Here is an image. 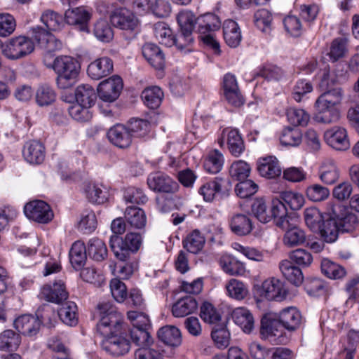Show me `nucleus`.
I'll use <instances>...</instances> for the list:
<instances>
[{"mask_svg":"<svg viewBox=\"0 0 359 359\" xmlns=\"http://www.w3.org/2000/svg\"><path fill=\"white\" fill-rule=\"evenodd\" d=\"M99 321L97 331L103 336L101 346L114 357L122 356L130 351V341L122 335L123 316L109 302L100 303L97 306Z\"/></svg>","mask_w":359,"mask_h":359,"instance_id":"nucleus-1","label":"nucleus"},{"mask_svg":"<svg viewBox=\"0 0 359 359\" xmlns=\"http://www.w3.org/2000/svg\"><path fill=\"white\" fill-rule=\"evenodd\" d=\"M51 67L57 74V84L62 89L70 88L75 83L79 73L77 61L67 55L55 57Z\"/></svg>","mask_w":359,"mask_h":359,"instance_id":"nucleus-2","label":"nucleus"},{"mask_svg":"<svg viewBox=\"0 0 359 359\" xmlns=\"http://www.w3.org/2000/svg\"><path fill=\"white\" fill-rule=\"evenodd\" d=\"M221 27V21L217 15L208 13L201 15L196 20V32L201 40L215 52H219V43L215 39V32Z\"/></svg>","mask_w":359,"mask_h":359,"instance_id":"nucleus-3","label":"nucleus"},{"mask_svg":"<svg viewBox=\"0 0 359 359\" xmlns=\"http://www.w3.org/2000/svg\"><path fill=\"white\" fill-rule=\"evenodd\" d=\"M142 243V236L140 233L128 232L124 239L118 236H111L109 245L115 257L121 261L127 260L131 252L139 250Z\"/></svg>","mask_w":359,"mask_h":359,"instance_id":"nucleus-4","label":"nucleus"},{"mask_svg":"<svg viewBox=\"0 0 359 359\" xmlns=\"http://www.w3.org/2000/svg\"><path fill=\"white\" fill-rule=\"evenodd\" d=\"M40 318L41 319L39 316L35 318L32 315H22L15 320L14 327L22 334L32 336L39 330L41 323L48 327L53 326L55 314L51 309L48 308Z\"/></svg>","mask_w":359,"mask_h":359,"instance_id":"nucleus-5","label":"nucleus"},{"mask_svg":"<svg viewBox=\"0 0 359 359\" xmlns=\"http://www.w3.org/2000/svg\"><path fill=\"white\" fill-rule=\"evenodd\" d=\"M34 49V43L29 38L18 36L9 39L2 52L8 59L18 60L30 54Z\"/></svg>","mask_w":359,"mask_h":359,"instance_id":"nucleus-6","label":"nucleus"},{"mask_svg":"<svg viewBox=\"0 0 359 359\" xmlns=\"http://www.w3.org/2000/svg\"><path fill=\"white\" fill-rule=\"evenodd\" d=\"M24 212L29 219L41 224L48 223L54 216L50 205L40 200L27 203L25 205Z\"/></svg>","mask_w":359,"mask_h":359,"instance_id":"nucleus-7","label":"nucleus"},{"mask_svg":"<svg viewBox=\"0 0 359 359\" xmlns=\"http://www.w3.org/2000/svg\"><path fill=\"white\" fill-rule=\"evenodd\" d=\"M123 86L121 78L119 76H113L99 83L97 95L104 102H113L119 97Z\"/></svg>","mask_w":359,"mask_h":359,"instance_id":"nucleus-8","label":"nucleus"},{"mask_svg":"<svg viewBox=\"0 0 359 359\" xmlns=\"http://www.w3.org/2000/svg\"><path fill=\"white\" fill-rule=\"evenodd\" d=\"M259 292L261 297L268 300L280 302L286 299L288 290L281 280L270 278L262 283Z\"/></svg>","mask_w":359,"mask_h":359,"instance_id":"nucleus-9","label":"nucleus"},{"mask_svg":"<svg viewBox=\"0 0 359 359\" xmlns=\"http://www.w3.org/2000/svg\"><path fill=\"white\" fill-rule=\"evenodd\" d=\"M222 88L224 97L230 104L239 107L244 104L245 100L234 74L227 73L224 76Z\"/></svg>","mask_w":359,"mask_h":359,"instance_id":"nucleus-10","label":"nucleus"},{"mask_svg":"<svg viewBox=\"0 0 359 359\" xmlns=\"http://www.w3.org/2000/svg\"><path fill=\"white\" fill-rule=\"evenodd\" d=\"M225 143L229 152L235 157L240 156L245 150L244 141L236 129L225 128L222 130L218 144L222 147Z\"/></svg>","mask_w":359,"mask_h":359,"instance_id":"nucleus-11","label":"nucleus"},{"mask_svg":"<svg viewBox=\"0 0 359 359\" xmlns=\"http://www.w3.org/2000/svg\"><path fill=\"white\" fill-rule=\"evenodd\" d=\"M230 187L231 184L228 180L215 177L213 180L202 185L198 192L204 201L212 202L217 196L226 194Z\"/></svg>","mask_w":359,"mask_h":359,"instance_id":"nucleus-12","label":"nucleus"},{"mask_svg":"<svg viewBox=\"0 0 359 359\" xmlns=\"http://www.w3.org/2000/svg\"><path fill=\"white\" fill-rule=\"evenodd\" d=\"M331 215L338 222L340 231H348L358 223L356 215L340 203L330 204Z\"/></svg>","mask_w":359,"mask_h":359,"instance_id":"nucleus-13","label":"nucleus"},{"mask_svg":"<svg viewBox=\"0 0 359 359\" xmlns=\"http://www.w3.org/2000/svg\"><path fill=\"white\" fill-rule=\"evenodd\" d=\"M279 320H273L264 316L261 320L260 335L263 339L275 341L276 344H285L289 341L287 337L279 330Z\"/></svg>","mask_w":359,"mask_h":359,"instance_id":"nucleus-14","label":"nucleus"},{"mask_svg":"<svg viewBox=\"0 0 359 359\" xmlns=\"http://www.w3.org/2000/svg\"><path fill=\"white\" fill-rule=\"evenodd\" d=\"M147 184L150 189L157 192L174 193L178 189L177 183L161 172L149 175Z\"/></svg>","mask_w":359,"mask_h":359,"instance_id":"nucleus-15","label":"nucleus"},{"mask_svg":"<svg viewBox=\"0 0 359 359\" xmlns=\"http://www.w3.org/2000/svg\"><path fill=\"white\" fill-rule=\"evenodd\" d=\"M325 142L332 148L345 151L350 147L346 130L341 126H334L324 133Z\"/></svg>","mask_w":359,"mask_h":359,"instance_id":"nucleus-16","label":"nucleus"},{"mask_svg":"<svg viewBox=\"0 0 359 359\" xmlns=\"http://www.w3.org/2000/svg\"><path fill=\"white\" fill-rule=\"evenodd\" d=\"M41 299L57 304L65 302L68 298V292L64 282L61 280H55L52 285H44L40 292Z\"/></svg>","mask_w":359,"mask_h":359,"instance_id":"nucleus-17","label":"nucleus"},{"mask_svg":"<svg viewBox=\"0 0 359 359\" xmlns=\"http://www.w3.org/2000/svg\"><path fill=\"white\" fill-rule=\"evenodd\" d=\"M92 14L83 7L68 9L65 14V19L68 25L74 26L81 32H88V22Z\"/></svg>","mask_w":359,"mask_h":359,"instance_id":"nucleus-18","label":"nucleus"},{"mask_svg":"<svg viewBox=\"0 0 359 359\" xmlns=\"http://www.w3.org/2000/svg\"><path fill=\"white\" fill-rule=\"evenodd\" d=\"M33 38L38 42L39 46L48 53L59 50L62 43L53 34L40 27L32 29Z\"/></svg>","mask_w":359,"mask_h":359,"instance_id":"nucleus-19","label":"nucleus"},{"mask_svg":"<svg viewBox=\"0 0 359 359\" xmlns=\"http://www.w3.org/2000/svg\"><path fill=\"white\" fill-rule=\"evenodd\" d=\"M111 24L121 29L135 30L138 25V20L133 13L126 8L117 9L110 17Z\"/></svg>","mask_w":359,"mask_h":359,"instance_id":"nucleus-20","label":"nucleus"},{"mask_svg":"<svg viewBox=\"0 0 359 359\" xmlns=\"http://www.w3.org/2000/svg\"><path fill=\"white\" fill-rule=\"evenodd\" d=\"M107 137L110 142L119 148H127L132 143V135L127 126L116 124L107 132Z\"/></svg>","mask_w":359,"mask_h":359,"instance_id":"nucleus-21","label":"nucleus"},{"mask_svg":"<svg viewBox=\"0 0 359 359\" xmlns=\"http://www.w3.org/2000/svg\"><path fill=\"white\" fill-rule=\"evenodd\" d=\"M113 61L108 57H102L92 62L87 69L88 75L94 80H99L113 71Z\"/></svg>","mask_w":359,"mask_h":359,"instance_id":"nucleus-22","label":"nucleus"},{"mask_svg":"<svg viewBox=\"0 0 359 359\" xmlns=\"http://www.w3.org/2000/svg\"><path fill=\"white\" fill-rule=\"evenodd\" d=\"M315 107L316 114L314 118L318 123L330 124L337 122L340 118V111L337 107L316 100Z\"/></svg>","mask_w":359,"mask_h":359,"instance_id":"nucleus-23","label":"nucleus"},{"mask_svg":"<svg viewBox=\"0 0 359 359\" xmlns=\"http://www.w3.org/2000/svg\"><path fill=\"white\" fill-rule=\"evenodd\" d=\"M45 147L39 141L27 142L22 150L25 160L30 164H41L45 158Z\"/></svg>","mask_w":359,"mask_h":359,"instance_id":"nucleus-24","label":"nucleus"},{"mask_svg":"<svg viewBox=\"0 0 359 359\" xmlns=\"http://www.w3.org/2000/svg\"><path fill=\"white\" fill-rule=\"evenodd\" d=\"M257 170L261 176L273 179L280 175L281 168L278 160L273 156L261 158L257 162Z\"/></svg>","mask_w":359,"mask_h":359,"instance_id":"nucleus-25","label":"nucleus"},{"mask_svg":"<svg viewBox=\"0 0 359 359\" xmlns=\"http://www.w3.org/2000/svg\"><path fill=\"white\" fill-rule=\"evenodd\" d=\"M280 323L288 331H294L302 323V315L299 311L294 306L283 309L278 316Z\"/></svg>","mask_w":359,"mask_h":359,"instance_id":"nucleus-26","label":"nucleus"},{"mask_svg":"<svg viewBox=\"0 0 359 359\" xmlns=\"http://www.w3.org/2000/svg\"><path fill=\"white\" fill-rule=\"evenodd\" d=\"M142 55L156 69H162L165 66V55L161 48L154 43H147L142 47Z\"/></svg>","mask_w":359,"mask_h":359,"instance_id":"nucleus-27","label":"nucleus"},{"mask_svg":"<svg viewBox=\"0 0 359 359\" xmlns=\"http://www.w3.org/2000/svg\"><path fill=\"white\" fill-rule=\"evenodd\" d=\"M329 217L324 219L320 224V228L317 231L319 232L320 236L327 243L334 242L340 231L338 222L331 215L330 206L328 208Z\"/></svg>","mask_w":359,"mask_h":359,"instance_id":"nucleus-28","label":"nucleus"},{"mask_svg":"<svg viewBox=\"0 0 359 359\" xmlns=\"http://www.w3.org/2000/svg\"><path fill=\"white\" fill-rule=\"evenodd\" d=\"M233 322L238 325L244 332L250 333L254 328V317L249 309L245 307H238L231 312Z\"/></svg>","mask_w":359,"mask_h":359,"instance_id":"nucleus-29","label":"nucleus"},{"mask_svg":"<svg viewBox=\"0 0 359 359\" xmlns=\"http://www.w3.org/2000/svg\"><path fill=\"white\" fill-rule=\"evenodd\" d=\"M124 217L128 227L134 229H143L147 224L144 211L140 208L130 206L126 209Z\"/></svg>","mask_w":359,"mask_h":359,"instance_id":"nucleus-30","label":"nucleus"},{"mask_svg":"<svg viewBox=\"0 0 359 359\" xmlns=\"http://www.w3.org/2000/svg\"><path fill=\"white\" fill-rule=\"evenodd\" d=\"M231 231L237 236H243L249 234L253 225L250 218L244 214H236L229 220Z\"/></svg>","mask_w":359,"mask_h":359,"instance_id":"nucleus-31","label":"nucleus"},{"mask_svg":"<svg viewBox=\"0 0 359 359\" xmlns=\"http://www.w3.org/2000/svg\"><path fill=\"white\" fill-rule=\"evenodd\" d=\"M223 35L226 43L231 48H236L242 40L241 29L233 20H226L223 25Z\"/></svg>","mask_w":359,"mask_h":359,"instance_id":"nucleus-32","label":"nucleus"},{"mask_svg":"<svg viewBox=\"0 0 359 359\" xmlns=\"http://www.w3.org/2000/svg\"><path fill=\"white\" fill-rule=\"evenodd\" d=\"M279 269L283 276L292 284L299 286L304 280L302 270L295 266L291 261L283 260L279 264Z\"/></svg>","mask_w":359,"mask_h":359,"instance_id":"nucleus-33","label":"nucleus"},{"mask_svg":"<svg viewBox=\"0 0 359 359\" xmlns=\"http://www.w3.org/2000/svg\"><path fill=\"white\" fill-rule=\"evenodd\" d=\"M219 263L222 270L230 276H241L245 272L244 264L229 255H223Z\"/></svg>","mask_w":359,"mask_h":359,"instance_id":"nucleus-34","label":"nucleus"},{"mask_svg":"<svg viewBox=\"0 0 359 359\" xmlns=\"http://www.w3.org/2000/svg\"><path fill=\"white\" fill-rule=\"evenodd\" d=\"M198 308L196 300L190 296L180 299L172 309L175 317L182 318L194 313Z\"/></svg>","mask_w":359,"mask_h":359,"instance_id":"nucleus-35","label":"nucleus"},{"mask_svg":"<svg viewBox=\"0 0 359 359\" xmlns=\"http://www.w3.org/2000/svg\"><path fill=\"white\" fill-rule=\"evenodd\" d=\"M159 340L165 344L175 347L182 343V335L180 330L172 325H167L159 329L157 333Z\"/></svg>","mask_w":359,"mask_h":359,"instance_id":"nucleus-36","label":"nucleus"},{"mask_svg":"<svg viewBox=\"0 0 359 359\" xmlns=\"http://www.w3.org/2000/svg\"><path fill=\"white\" fill-rule=\"evenodd\" d=\"M57 311L60 320L69 326L76 325L78 323L77 306L71 301L62 302Z\"/></svg>","mask_w":359,"mask_h":359,"instance_id":"nucleus-37","label":"nucleus"},{"mask_svg":"<svg viewBox=\"0 0 359 359\" xmlns=\"http://www.w3.org/2000/svg\"><path fill=\"white\" fill-rule=\"evenodd\" d=\"M21 343L19 334L12 330H6L0 333V351H15Z\"/></svg>","mask_w":359,"mask_h":359,"instance_id":"nucleus-38","label":"nucleus"},{"mask_svg":"<svg viewBox=\"0 0 359 359\" xmlns=\"http://www.w3.org/2000/svg\"><path fill=\"white\" fill-rule=\"evenodd\" d=\"M87 253L89 257L93 260L102 262L107 258L108 251L103 241L97 238H93L88 243Z\"/></svg>","mask_w":359,"mask_h":359,"instance_id":"nucleus-39","label":"nucleus"},{"mask_svg":"<svg viewBox=\"0 0 359 359\" xmlns=\"http://www.w3.org/2000/svg\"><path fill=\"white\" fill-rule=\"evenodd\" d=\"M75 97L78 103L90 107L95 104L97 95L91 86L81 84L76 88Z\"/></svg>","mask_w":359,"mask_h":359,"instance_id":"nucleus-40","label":"nucleus"},{"mask_svg":"<svg viewBox=\"0 0 359 359\" xmlns=\"http://www.w3.org/2000/svg\"><path fill=\"white\" fill-rule=\"evenodd\" d=\"M87 248L80 241L74 242L70 249L69 258L71 264L75 269H80L86 262Z\"/></svg>","mask_w":359,"mask_h":359,"instance_id":"nucleus-41","label":"nucleus"},{"mask_svg":"<svg viewBox=\"0 0 359 359\" xmlns=\"http://www.w3.org/2000/svg\"><path fill=\"white\" fill-rule=\"evenodd\" d=\"M205 242L203 235L196 229L187 236L183 241V246L188 252L196 254L203 249Z\"/></svg>","mask_w":359,"mask_h":359,"instance_id":"nucleus-42","label":"nucleus"},{"mask_svg":"<svg viewBox=\"0 0 359 359\" xmlns=\"http://www.w3.org/2000/svg\"><path fill=\"white\" fill-rule=\"evenodd\" d=\"M224 159L222 154L217 149L212 150L208 154L203 163L206 172L210 174H217L222 168Z\"/></svg>","mask_w":359,"mask_h":359,"instance_id":"nucleus-43","label":"nucleus"},{"mask_svg":"<svg viewBox=\"0 0 359 359\" xmlns=\"http://www.w3.org/2000/svg\"><path fill=\"white\" fill-rule=\"evenodd\" d=\"M144 103L151 109L158 108L163 100V93L158 86H151L144 89L142 93Z\"/></svg>","mask_w":359,"mask_h":359,"instance_id":"nucleus-44","label":"nucleus"},{"mask_svg":"<svg viewBox=\"0 0 359 359\" xmlns=\"http://www.w3.org/2000/svg\"><path fill=\"white\" fill-rule=\"evenodd\" d=\"M154 32L156 39L160 43L168 47L175 44L174 35L172 30L163 22L154 25Z\"/></svg>","mask_w":359,"mask_h":359,"instance_id":"nucleus-45","label":"nucleus"},{"mask_svg":"<svg viewBox=\"0 0 359 359\" xmlns=\"http://www.w3.org/2000/svg\"><path fill=\"white\" fill-rule=\"evenodd\" d=\"M41 21L49 31H59L65 25L63 17L50 10H47L42 13Z\"/></svg>","mask_w":359,"mask_h":359,"instance_id":"nucleus-46","label":"nucleus"},{"mask_svg":"<svg viewBox=\"0 0 359 359\" xmlns=\"http://www.w3.org/2000/svg\"><path fill=\"white\" fill-rule=\"evenodd\" d=\"M97 227L96 216L93 211L86 210L81 216L77 223V229L84 234H89L94 231Z\"/></svg>","mask_w":359,"mask_h":359,"instance_id":"nucleus-47","label":"nucleus"},{"mask_svg":"<svg viewBox=\"0 0 359 359\" xmlns=\"http://www.w3.org/2000/svg\"><path fill=\"white\" fill-rule=\"evenodd\" d=\"M55 98L56 93L49 85H41L36 90V102L40 107L50 105L55 102Z\"/></svg>","mask_w":359,"mask_h":359,"instance_id":"nucleus-48","label":"nucleus"},{"mask_svg":"<svg viewBox=\"0 0 359 359\" xmlns=\"http://www.w3.org/2000/svg\"><path fill=\"white\" fill-rule=\"evenodd\" d=\"M227 294L232 299L242 300L248 294V287L241 280L231 278L226 284Z\"/></svg>","mask_w":359,"mask_h":359,"instance_id":"nucleus-49","label":"nucleus"},{"mask_svg":"<svg viewBox=\"0 0 359 359\" xmlns=\"http://www.w3.org/2000/svg\"><path fill=\"white\" fill-rule=\"evenodd\" d=\"M319 177L326 184L335 183L339 177V171L335 163L332 161L325 163L320 168Z\"/></svg>","mask_w":359,"mask_h":359,"instance_id":"nucleus-50","label":"nucleus"},{"mask_svg":"<svg viewBox=\"0 0 359 359\" xmlns=\"http://www.w3.org/2000/svg\"><path fill=\"white\" fill-rule=\"evenodd\" d=\"M304 221L306 226L313 231H317L325 219L320 210L315 208H307L304 212Z\"/></svg>","mask_w":359,"mask_h":359,"instance_id":"nucleus-51","label":"nucleus"},{"mask_svg":"<svg viewBox=\"0 0 359 359\" xmlns=\"http://www.w3.org/2000/svg\"><path fill=\"white\" fill-rule=\"evenodd\" d=\"M283 241L285 245L290 248L295 247L306 241V234L304 230L297 226L285 233Z\"/></svg>","mask_w":359,"mask_h":359,"instance_id":"nucleus-52","label":"nucleus"},{"mask_svg":"<svg viewBox=\"0 0 359 359\" xmlns=\"http://www.w3.org/2000/svg\"><path fill=\"white\" fill-rule=\"evenodd\" d=\"M251 167L245 161L238 160L234 161L229 168L230 177L236 181H241L247 179L250 173Z\"/></svg>","mask_w":359,"mask_h":359,"instance_id":"nucleus-53","label":"nucleus"},{"mask_svg":"<svg viewBox=\"0 0 359 359\" xmlns=\"http://www.w3.org/2000/svg\"><path fill=\"white\" fill-rule=\"evenodd\" d=\"M280 199L283 201L285 205H287L292 210H299L304 203L303 195L292 191L281 192Z\"/></svg>","mask_w":359,"mask_h":359,"instance_id":"nucleus-54","label":"nucleus"},{"mask_svg":"<svg viewBox=\"0 0 359 359\" xmlns=\"http://www.w3.org/2000/svg\"><path fill=\"white\" fill-rule=\"evenodd\" d=\"M321 270L327 277L332 279L341 278L346 273L343 266L327 259H323L321 262Z\"/></svg>","mask_w":359,"mask_h":359,"instance_id":"nucleus-55","label":"nucleus"},{"mask_svg":"<svg viewBox=\"0 0 359 359\" xmlns=\"http://www.w3.org/2000/svg\"><path fill=\"white\" fill-rule=\"evenodd\" d=\"M196 20L194 13L190 11H182L177 16V20L181 32H192L196 28Z\"/></svg>","mask_w":359,"mask_h":359,"instance_id":"nucleus-56","label":"nucleus"},{"mask_svg":"<svg viewBox=\"0 0 359 359\" xmlns=\"http://www.w3.org/2000/svg\"><path fill=\"white\" fill-rule=\"evenodd\" d=\"M128 128L133 137H142L147 135L150 130V123L144 119L133 118L128 125Z\"/></svg>","mask_w":359,"mask_h":359,"instance_id":"nucleus-57","label":"nucleus"},{"mask_svg":"<svg viewBox=\"0 0 359 359\" xmlns=\"http://www.w3.org/2000/svg\"><path fill=\"white\" fill-rule=\"evenodd\" d=\"M252 211L256 218L262 223H267L271 220V208H269L263 198L256 199L252 205Z\"/></svg>","mask_w":359,"mask_h":359,"instance_id":"nucleus-58","label":"nucleus"},{"mask_svg":"<svg viewBox=\"0 0 359 359\" xmlns=\"http://www.w3.org/2000/svg\"><path fill=\"white\" fill-rule=\"evenodd\" d=\"M166 4L163 0H134L133 6L136 11L140 14L152 11L154 13L163 16L158 11V7L165 6Z\"/></svg>","mask_w":359,"mask_h":359,"instance_id":"nucleus-59","label":"nucleus"},{"mask_svg":"<svg viewBox=\"0 0 359 359\" xmlns=\"http://www.w3.org/2000/svg\"><path fill=\"white\" fill-rule=\"evenodd\" d=\"M280 140L283 145L297 147L302 141V133L297 128H286L283 130Z\"/></svg>","mask_w":359,"mask_h":359,"instance_id":"nucleus-60","label":"nucleus"},{"mask_svg":"<svg viewBox=\"0 0 359 359\" xmlns=\"http://www.w3.org/2000/svg\"><path fill=\"white\" fill-rule=\"evenodd\" d=\"M286 114L288 121L294 126H306L310 120V115L302 109L290 108Z\"/></svg>","mask_w":359,"mask_h":359,"instance_id":"nucleus-61","label":"nucleus"},{"mask_svg":"<svg viewBox=\"0 0 359 359\" xmlns=\"http://www.w3.org/2000/svg\"><path fill=\"white\" fill-rule=\"evenodd\" d=\"M272 16L266 9H259L255 13L254 22L255 26L262 32L269 33Z\"/></svg>","mask_w":359,"mask_h":359,"instance_id":"nucleus-62","label":"nucleus"},{"mask_svg":"<svg viewBox=\"0 0 359 359\" xmlns=\"http://www.w3.org/2000/svg\"><path fill=\"white\" fill-rule=\"evenodd\" d=\"M346 51V40L343 38H337L332 41L327 55L330 60L334 62L344 57Z\"/></svg>","mask_w":359,"mask_h":359,"instance_id":"nucleus-63","label":"nucleus"},{"mask_svg":"<svg viewBox=\"0 0 359 359\" xmlns=\"http://www.w3.org/2000/svg\"><path fill=\"white\" fill-rule=\"evenodd\" d=\"M236 185L235 192L241 198H247L254 195L258 190V185L251 180L238 181Z\"/></svg>","mask_w":359,"mask_h":359,"instance_id":"nucleus-64","label":"nucleus"}]
</instances>
